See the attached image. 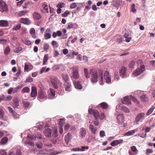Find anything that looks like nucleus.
Wrapping results in <instances>:
<instances>
[{"label":"nucleus","mask_w":155,"mask_h":155,"mask_svg":"<svg viewBox=\"0 0 155 155\" xmlns=\"http://www.w3.org/2000/svg\"><path fill=\"white\" fill-rule=\"evenodd\" d=\"M23 84H20L18 85L14 89V91L13 92V93L14 94L17 92L18 89H21L23 87Z\"/></svg>","instance_id":"nucleus-30"},{"label":"nucleus","mask_w":155,"mask_h":155,"mask_svg":"<svg viewBox=\"0 0 155 155\" xmlns=\"http://www.w3.org/2000/svg\"><path fill=\"white\" fill-rule=\"evenodd\" d=\"M28 139L25 142V145H28L30 146L34 147L35 144L32 142L33 140H35L36 137L34 135H28L27 136Z\"/></svg>","instance_id":"nucleus-2"},{"label":"nucleus","mask_w":155,"mask_h":155,"mask_svg":"<svg viewBox=\"0 0 155 155\" xmlns=\"http://www.w3.org/2000/svg\"><path fill=\"white\" fill-rule=\"evenodd\" d=\"M155 107L154 106H153L151 108H150L147 112L146 114L148 116L153 111V110L155 109Z\"/></svg>","instance_id":"nucleus-39"},{"label":"nucleus","mask_w":155,"mask_h":155,"mask_svg":"<svg viewBox=\"0 0 155 155\" xmlns=\"http://www.w3.org/2000/svg\"><path fill=\"white\" fill-rule=\"evenodd\" d=\"M38 98L40 101L45 100L47 98L46 93L43 91L40 90L38 92Z\"/></svg>","instance_id":"nucleus-5"},{"label":"nucleus","mask_w":155,"mask_h":155,"mask_svg":"<svg viewBox=\"0 0 155 155\" xmlns=\"http://www.w3.org/2000/svg\"><path fill=\"white\" fill-rule=\"evenodd\" d=\"M65 119L64 118H61L58 119V121L59 124L60 126L62 127L64 123H65Z\"/></svg>","instance_id":"nucleus-34"},{"label":"nucleus","mask_w":155,"mask_h":155,"mask_svg":"<svg viewBox=\"0 0 155 155\" xmlns=\"http://www.w3.org/2000/svg\"><path fill=\"white\" fill-rule=\"evenodd\" d=\"M21 50H22V48L21 47H18V48H16L15 50H14V51L15 52L17 53H18Z\"/></svg>","instance_id":"nucleus-60"},{"label":"nucleus","mask_w":155,"mask_h":155,"mask_svg":"<svg viewBox=\"0 0 155 155\" xmlns=\"http://www.w3.org/2000/svg\"><path fill=\"white\" fill-rule=\"evenodd\" d=\"M74 79H78L79 77L78 72L77 70L74 71L73 72L72 75L71 76Z\"/></svg>","instance_id":"nucleus-26"},{"label":"nucleus","mask_w":155,"mask_h":155,"mask_svg":"<svg viewBox=\"0 0 155 155\" xmlns=\"http://www.w3.org/2000/svg\"><path fill=\"white\" fill-rule=\"evenodd\" d=\"M33 81V78L31 77L28 78L25 81V82H31Z\"/></svg>","instance_id":"nucleus-56"},{"label":"nucleus","mask_w":155,"mask_h":155,"mask_svg":"<svg viewBox=\"0 0 155 155\" xmlns=\"http://www.w3.org/2000/svg\"><path fill=\"white\" fill-rule=\"evenodd\" d=\"M140 98L142 101H148V98L147 96L145 94H143L140 97Z\"/></svg>","instance_id":"nucleus-32"},{"label":"nucleus","mask_w":155,"mask_h":155,"mask_svg":"<svg viewBox=\"0 0 155 155\" xmlns=\"http://www.w3.org/2000/svg\"><path fill=\"white\" fill-rule=\"evenodd\" d=\"M49 48V46L47 43H45L43 45V48L45 50H48Z\"/></svg>","instance_id":"nucleus-50"},{"label":"nucleus","mask_w":155,"mask_h":155,"mask_svg":"<svg viewBox=\"0 0 155 155\" xmlns=\"http://www.w3.org/2000/svg\"><path fill=\"white\" fill-rule=\"evenodd\" d=\"M35 32V29L33 28H31L30 31V33L31 35H33L34 34Z\"/></svg>","instance_id":"nucleus-61"},{"label":"nucleus","mask_w":155,"mask_h":155,"mask_svg":"<svg viewBox=\"0 0 155 155\" xmlns=\"http://www.w3.org/2000/svg\"><path fill=\"white\" fill-rule=\"evenodd\" d=\"M65 85V90L68 92H70L71 90V84L69 82H65L64 83Z\"/></svg>","instance_id":"nucleus-25"},{"label":"nucleus","mask_w":155,"mask_h":155,"mask_svg":"<svg viewBox=\"0 0 155 155\" xmlns=\"http://www.w3.org/2000/svg\"><path fill=\"white\" fill-rule=\"evenodd\" d=\"M8 22L5 20H2L0 21V26L1 27H6L8 25Z\"/></svg>","instance_id":"nucleus-27"},{"label":"nucleus","mask_w":155,"mask_h":155,"mask_svg":"<svg viewBox=\"0 0 155 155\" xmlns=\"http://www.w3.org/2000/svg\"><path fill=\"white\" fill-rule=\"evenodd\" d=\"M20 22L23 23L25 24H26L27 25H29L31 24V21L29 19V18H21L20 19Z\"/></svg>","instance_id":"nucleus-14"},{"label":"nucleus","mask_w":155,"mask_h":155,"mask_svg":"<svg viewBox=\"0 0 155 155\" xmlns=\"http://www.w3.org/2000/svg\"><path fill=\"white\" fill-rule=\"evenodd\" d=\"M74 24L72 23H69L68 24V25L67 27V28L68 29H70L71 28H74Z\"/></svg>","instance_id":"nucleus-45"},{"label":"nucleus","mask_w":155,"mask_h":155,"mask_svg":"<svg viewBox=\"0 0 155 155\" xmlns=\"http://www.w3.org/2000/svg\"><path fill=\"white\" fill-rule=\"evenodd\" d=\"M123 38L125 39L124 40L127 42H130L131 39V38L130 37L126 35H124L123 36Z\"/></svg>","instance_id":"nucleus-35"},{"label":"nucleus","mask_w":155,"mask_h":155,"mask_svg":"<svg viewBox=\"0 0 155 155\" xmlns=\"http://www.w3.org/2000/svg\"><path fill=\"white\" fill-rule=\"evenodd\" d=\"M62 31L64 33V34L62 36V38L64 39V38H66L67 36V34H66V33L67 32L66 30L65 29H63L62 30Z\"/></svg>","instance_id":"nucleus-46"},{"label":"nucleus","mask_w":155,"mask_h":155,"mask_svg":"<svg viewBox=\"0 0 155 155\" xmlns=\"http://www.w3.org/2000/svg\"><path fill=\"white\" fill-rule=\"evenodd\" d=\"M119 0H114L112 2V5L115 7H117L119 6Z\"/></svg>","instance_id":"nucleus-37"},{"label":"nucleus","mask_w":155,"mask_h":155,"mask_svg":"<svg viewBox=\"0 0 155 155\" xmlns=\"http://www.w3.org/2000/svg\"><path fill=\"white\" fill-rule=\"evenodd\" d=\"M84 73L85 77L87 78H89L90 77V74L88 73V70L86 68H85L84 69Z\"/></svg>","instance_id":"nucleus-38"},{"label":"nucleus","mask_w":155,"mask_h":155,"mask_svg":"<svg viewBox=\"0 0 155 155\" xmlns=\"http://www.w3.org/2000/svg\"><path fill=\"white\" fill-rule=\"evenodd\" d=\"M37 95L36 88L35 87H32V91L31 94V96L32 97H35Z\"/></svg>","instance_id":"nucleus-23"},{"label":"nucleus","mask_w":155,"mask_h":155,"mask_svg":"<svg viewBox=\"0 0 155 155\" xmlns=\"http://www.w3.org/2000/svg\"><path fill=\"white\" fill-rule=\"evenodd\" d=\"M99 80L100 81V84L102 85L103 83V72L101 73V75L100 76Z\"/></svg>","instance_id":"nucleus-43"},{"label":"nucleus","mask_w":155,"mask_h":155,"mask_svg":"<svg viewBox=\"0 0 155 155\" xmlns=\"http://www.w3.org/2000/svg\"><path fill=\"white\" fill-rule=\"evenodd\" d=\"M131 98L132 99V101H133L135 103L137 104L139 103V101L134 97L132 96L131 97Z\"/></svg>","instance_id":"nucleus-48"},{"label":"nucleus","mask_w":155,"mask_h":155,"mask_svg":"<svg viewBox=\"0 0 155 155\" xmlns=\"http://www.w3.org/2000/svg\"><path fill=\"white\" fill-rule=\"evenodd\" d=\"M137 131V129H136L134 130H131L125 133L124 134V135L125 136H128L133 135L134 133Z\"/></svg>","instance_id":"nucleus-21"},{"label":"nucleus","mask_w":155,"mask_h":155,"mask_svg":"<svg viewBox=\"0 0 155 155\" xmlns=\"http://www.w3.org/2000/svg\"><path fill=\"white\" fill-rule=\"evenodd\" d=\"M72 135L71 134L68 133L66 134L64 137V140L66 143H68L70 140L72 139Z\"/></svg>","instance_id":"nucleus-20"},{"label":"nucleus","mask_w":155,"mask_h":155,"mask_svg":"<svg viewBox=\"0 0 155 155\" xmlns=\"http://www.w3.org/2000/svg\"><path fill=\"white\" fill-rule=\"evenodd\" d=\"M13 107L14 108H17L19 106V101L18 98H15L13 100V102L12 103Z\"/></svg>","instance_id":"nucleus-22"},{"label":"nucleus","mask_w":155,"mask_h":155,"mask_svg":"<svg viewBox=\"0 0 155 155\" xmlns=\"http://www.w3.org/2000/svg\"><path fill=\"white\" fill-rule=\"evenodd\" d=\"M45 136L48 137H51V129L48 128L45 129L44 131Z\"/></svg>","instance_id":"nucleus-19"},{"label":"nucleus","mask_w":155,"mask_h":155,"mask_svg":"<svg viewBox=\"0 0 155 155\" xmlns=\"http://www.w3.org/2000/svg\"><path fill=\"white\" fill-rule=\"evenodd\" d=\"M153 152V150L150 149H147L146 150V153L147 155H148L150 153Z\"/></svg>","instance_id":"nucleus-58"},{"label":"nucleus","mask_w":155,"mask_h":155,"mask_svg":"<svg viewBox=\"0 0 155 155\" xmlns=\"http://www.w3.org/2000/svg\"><path fill=\"white\" fill-rule=\"evenodd\" d=\"M88 112L90 114H93L94 117L96 119H97L99 117V114L97 110H93L90 109L88 110Z\"/></svg>","instance_id":"nucleus-15"},{"label":"nucleus","mask_w":155,"mask_h":155,"mask_svg":"<svg viewBox=\"0 0 155 155\" xmlns=\"http://www.w3.org/2000/svg\"><path fill=\"white\" fill-rule=\"evenodd\" d=\"M121 110L123 111L126 113H129L130 112L129 109L125 107H122L120 108Z\"/></svg>","instance_id":"nucleus-41"},{"label":"nucleus","mask_w":155,"mask_h":155,"mask_svg":"<svg viewBox=\"0 0 155 155\" xmlns=\"http://www.w3.org/2000/svg\"><path fill=\"white\" fill-rule=\"evenodd\" d=\"M23 42L25 44L29 45L31 44V42L30 41L27 39L23 38L22 40Z\"/></svg>","instance_id":"nucleus-33"},{"label":"nucleus","mask_w":155,"mask_h":155,"mask_svg":"<svg viewBox=\"0 0 155 155\" xmlns=\"http://www.w3.org/2000/svg\"><path fill=\"white\" fill-rule=\"evenodd\" d=\"M105 133L104 131L101 130L100 132V135L101 137H103L105 136Z\"/></svg>","instance_id":"nucleus-55"},{"label":"nucleus","mask_w":155,"mask_h":155,"mask_svg":"<svg viewBox=\"0 0 155 155\" xmlns=\"http://www.w3.org/2000/svg\"><path fill=\"white\" fill-rule=\"evenodd\" d=\"M110 145L113 147L117 145L116 140H115L112 142L110 143Z\"/></svg>","instance_id":"nucleus-57"},{"label":"nucleus","mask_w":155,"mask_h":155,"mask_svg":"<svg viewBox=\"0 0 155 155\" xmlns=\"http://www.w3.org/2000/svg\"><path fill=\"white\" fill-rule=\"evenodd\" d=\"M89 128L93 134H96L97 130V129L96 127H94L93 125L90 124L89 126Z\"/></svg>","instance_id":"nucleus-29"},{"label":"nucleus","mask_w":155,"mask_h":155,"mask_svg":"<svg viewBox=\"0 0 155 155\" xmlns=\"http://www.w3.org/2000/svg\"><path fill=\"white\" fill-rule=\"evenodd\" d=\"M140 18H136L134 22V23L135 25H137L138 23L140 22Z\"/></svg>","instance_id":"nucleus-59"},{"label":"nucleus","mask_w":155,"mask_h":155,"mask_svg":"<svg viewBox=\"0 0 155 155\" xmlns=\"http://www.w3.org/2000/svg\"><path fill=\"white\" fill-rule=\"evenodd\" d=\"M7 41L5 39H0V43L2 45H5L7 44Z\"/></svg>","instance_id":"nucleus-47"},{"label":"nucleus","mask_w":155,"mask_h":155,"mask_svg":"<svg viewBox=\"0 0 155 155\" xmlns=\"http://www.w3.org/2000/svg\"><path fill=\"white\" fill-rule=\"evenodd\" d=\"M90 74L91 75V81L94 83L97 82L98 80V77L96 71L93 69H91L90 71Z\"/></svg>","instance_id":"nucleus-3"},{"label":"nucleus","mask_w":155,"mask_h":155,"mask_svg":"<svg viewBox=\"0 0 155 155\" xmlns=\"http://www.w3.org/2000/svg\"><path fill=\"white\" fill-rule=\"evenodd\" d=\"M145 114L141 113L139 114L136 117L134 123L135 124H137L141 120H143L145 119Z\"/></svg>","instance_id":"nucleus-6"},{"label":"nucleus","mask_w":155,"mask_h":155,"mask_svg":"<svg viewBox=\"0 0 155 155\" xmlns=\"http://www.w3.org/2000/svg\"><path fill=\"white\" fill-rule=\"evenodd\" d=\"M74 85L75 88L77 89L81 90L82 88V85L78 81L74 82Z\"/></svg>","instance_id":"nucleus-24"},{"label":"nucleus","mask_w":155,"mask_h":155,"mask_svg":"<svg viewBox=\"0 0 155 155\" xmlns=\"http://www.w3.org/2000/svg\"><path fill=\"white\" fill-rule=\"evenodd\" d=\"M21 27V24H18L13 28V29L15 30H18L20 29Z\"/></svg>","instance_id":"nucleus-51"},{"label":"nucleus","mask_w":155,"mask_h":155,"mask_svg":"<svg viewBox=\"0 0 155 155\" xmlns=\"http://www.w3.org/2000/svg\"><path fill=\"white\" fill-rule=\"evenodd\" d=\"M117 121L119 124H122L124 121V115L122 114H118L117 117Z\"/></svg>","instance_id":"nucleus-11"},{"label":"nucleus","mask_w":155,"mask_h":155,"mask_svg":"<svg viewBox=\"0 0 155 155\" xmlns=\"http://www.w3.org/2000/svg\"><path fill=\"white\" fill-rule=\"evenodd\" d=\"M8 141V139L7 137H5L2 138L0 141V143L2 144L5 145L7 143Z\"/></svg>","instance_id":"nucleus-28"},{"label":"nucleus","mask_w":155,"mask_h":155,"mask_svg":"<svg viewBox=\"0 0 155 155\" xmlns=\"http://www.w3.org/2000/svg\"><path fill=\"white\" fill-rule=\"evenodd\" d=\"M23 104L24 107L26 108H28L29 105V103L28 101L23 102Z\"/></svg>","instance_id":"nucleus-52"},{"label":"nucleus","mask_w":155,"mask_h":155,"mask_svg":"<svg viewBox=\"0 0 155 155\" xmlns=\"http://www.w3.org/2000/svg\"><path fill=\"white\" fill-rule=\"evenodd\" d=\"M28 12V11H22L20 12H19V13H18V15L19 16L21 17V16L24 15L26 13H27Z\"/></svg>","instance_id":"nucleus-42"},{"label":"nucleus","mask_w":155,"mask_h":155,"mask_svg":"<svg viewBox=\"0 0 155 155\" xmlns=\"http://www.w3.org/2000/svg\"><path fill=\"white\" fill-rule=\"evenodd\" d=\"M10 51V49L9 47H6L4 50V53L6 54H9Z\"/></svg>","instance_id":"nucleus-44"},{"label":"nucleus","mask_w":155,"mask_h":155,"mask_svg":"<svg viewBox=\"0 0 155 155\" xmlns=\"http://www.w3.org/2000/svg\"><path fill=\"white\" fill-rule=\"evenodd\" d=\"M30 91V89L28 87H24L21 90V92L23 93H29Z\"/></svg>","instance_id":"nucleus-36"},{"label":"nucleus","mask_w":155,"mask_h":155,"mask_svg":"<svg viewBox=\"0 0 155 155\" xmlns=\"http://www.w3.org/2000/svg\"><path fill=\"white\" fill-rule=\"evenodd\" d=\"M34 18L36 20H39L41 18V16L40 14L37 12H35L33 14Z\"/></svg>","instance_id":"nucleus-18"},{"label":"nucleus","mask_w":155,"mask_h":155,"mask_svg":"<svg viewBox=\"0 0 155 155\" xmlns=\"http://www.w3.org/2000/svg\"><path fill=\"white\" fill-rule=\"evenodd\" d=\"M137 63L138 65V68L133 73V75L137 76L140 74L145 70V66L142 64L143 61L141 60H139Z\"/></svg>","instance_id":"nucleus-1"},{"label":"nucleus","mask_w":155,"mask_h":155,"mask_svg":"<svg viewBox=\"0 0 155 155\" xmlns=\"http://www.w3.org/2000/svg\"><path fill=\"white\" fill-rule=\"evenodd\" d=\"M131 149L132 151L134 152H136L137 151V149L135 146H132L131 147Z\"/></svg>","instance_id":"nucleus-64"},{"label":"nucleus","mask_w":155,"mask_h":155,"mask_svg":"<svg viewBox=\"0 0 155 155\" xmlns=\"http://www.w3.org/2000/svg\"><path fill=\"white\" fill-rule=\"evenodd\" d=\"M70 127V124L69 123H67L64 126V131L67 130Z\"/></svg>","instance_id":"nucleus-49"},{"label":"nucleus","mask_w":155,"mask_h":155,"mask_svg":"<svg viewBox=\"0 0 155 155\" xmlns=\"http://www.w3.org/2000/svg\"><path fill=\"white\" fill-rule=\"evenodd\" d=\"M101 106L104 109H106L108 107V105L105 102L102 103L100 104Z\"/></svg>","instance_id":"nucleus-40"},{"label":"nucleus","mask_w":155,"mask_h":155,"mask_svg":"<svg viewBox=\"0 0 155 155\" xmlns=\"http://www.w3.org/2000/svg\"><path fill=\"white\" fill-rule=\"evenodd\" d=\"M51 82L53 87L55 89L58 88V84H59L60 82L56 77H53L51 79Z\"/></svg>","instance_id":"nucleus-7"},{"label":"nucleus","mask_w":155,"mask_h":155,"mask_svg":"<svg viewBox=\"0 0 155 155\" xmlns=\"http://www.w3.org/2000/svg\"><path fill=\"white\" fill-rule=\"evenodd\" d=\"M135 6L134 4H132L131 5V11L134 13L136 12V10L134 8Z\"/></svg>","instance_id":"nucleus-54"},{"label":"nucleus","mask_w":155,"mask_h":155,"mask_svg":"<svg viewBox=\"0 0 155 155\" xmlns=\"http://www.w3.org/2000/svg\"><path fill=\"white\" fill-rule=\"evenodd\" d=\"M127 71V68L124 67H122L120 71V73L121 76L123 78H124L126 77L128 75L127 73L126 72Z\"/></svg>","instance_id":"nucleus-10"},{"label":"nucleus","mask_w":155,"mask_h":155,"mask_svg":"<svg viewBox=\"0 0 155 155\" xmlns=\"http://www.w3.org/2000/svg\"><path fill=\"white\" fill-rule=\"evenodd\" d=\"M0 153L1 154V155H7L6 152L5 151V150H0Z\"/></svg>","instance_id":"nucleus-63"},{"label":"nucleus","mask_w":155,"mask_h":155,"mask_svg":"<svg viewBox=\"0 0 155 155\" xmlns=\"http://www.w3.org/2000/svg\"><path fill=\"white\" fill-rule=\"evenodd\" d=\"M86 132L85 129L83 127L81 128L79 132L80 137L81 138L84 137L86 134Z\"/></svg>","instance_id":"nucleus-16"},{"label":"nucleus","mask_w":155,"mask_h":155,"mask_svg":"<svg viewBox=\"0 0 155 155\" xmlns=\"http://www.w3.org/2000/svg\"><path fill=\"white\" fill-rule=\"evenodd\" d=\"M0 10L2 12H7L8 11L7 6L4 2H1L0 3Z\"/></svg>","instance_id":"nucleus-8"},{"label":"nucleus","mask_w":155,"mask_h":155,"mask_svg":"<svg viewBox=\"0 0 155 155\" xmlns=\"http://www.w3.org/2000/svg\"><path fill=\"white\" fill-rule=\"evenodd\" d=\"M77 6V3H72L70 6V8L71 9L74 8Z\"/></svg>","instance_id":"nucleus-62"},{"label":"nucleus","mask_w":155,"mask_h":155,"mask_svg":"<svg viewBox=\"0 0 155 155\" xmlns=\"http://www.w3.org/2000/svg\"><path fill=\"white\" fill-rule=\"evenodd\" d=\"M115 79L117 81L119 79V74L118 72H115L114 74Z\"/></svg>","instance_id":"nucleus-53"},{"label":"nucleus","mask_w":155,"mask_h":155,"mask_svg":"<svg viewBox=\"0 0 155 155\" xmlns=\"http://www.w3.org/2000/svg\"><path fill=\"white\" fill-rule=\"evenodd\" d=\"M104 78L106 82L107 83L111 82V78L109 72L106 71L104 72Z\"/></svg>","instance_id":"nucleus-9"},{"label":"nucleus","mask_w":155,"mask_h":155,"mask_svg":"<svg viewBox=\"0 0 155 155\" xmlns=\"http://www.w3.org/2000/svg\"><path fill=\"white\" fill-rule=\"evenodd\" d=\"M55 91L51 88H50L49 91L48 98L52 99L55 98Z\"/></svg>","instance_id":"nucleus-13"},{"label":"nucleus","mask_w":155,"mask_h":155,"mask_svg":"<svg viewBox=\"0 0 155 155\" xmlns=\"http://www.w3.org/2000/svg\"><path fill=\"white\" fill-rule=\"evenodd\" d=\"M62 77L64 80L65 81V82H68V80L69 77L66 73H63L62 75Z\"/></svg>","instance_id":"nucleus-31"},{"label":"nucleus","mask_w":155,"mask_h":155,"mask_svg":"<svg viewBox=\"0 0 155 155\" xmlns=\"http://www.w3.org/2000/svg\"><path fill=\"white\" fill-rule=\"evenodd\" d=\"M50 6L48 5L47 2H44L42 3L40 7L41 10V12H44L48 13L49 8Z\"/></svg>","instance_id":"nucleus-4"},{"label":"nucleus","mask_w":155,"mask_h":155,"mask_svg":"<svg viewBox=\"0 0 155 155\" xmlns=\"http://www.w3.org/2000/svg\"><path fill=\"white\" fill-rule=\"evenodd\" d=\"M122 102L123 104L127 105L131 104V101L128 97L127 96L124 97L123 99L122 100Z\"/></svg>","instance_id":"nucleus-17"},{"label":"nucleus","mask_w":155,"mask_h":155,"mask_svg":"<svg viewBox=\"0 0 155 155\" xmlns=\"http://www.w3.org/2000/svg\"><path fill=\"white\" fill-rule=\"evenodd\" d=\"M44 36L45 39H48L51 37V32L49 29H47L45 31Z\"/></svg>","instance_id":"nucleus-12"}]
</instances>
